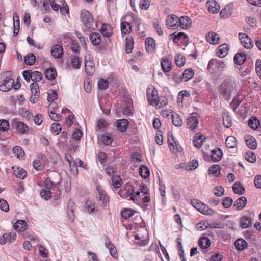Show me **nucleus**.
<instances>
[{"label":"nucleus","instance_id":"1","mask_svg":"<svg viewBox=\"0 0 261 261\" xmlns=\"http://www.w3.org/2000/svg\"><path fill=\"white\" fill-rule=\"evenodd\" d=\"M236 91V83L230 79H225L219 88V92L225 100H229Z\"/></svg>","mask_w":261,"mask_h":261},{"label":"nucleus","instance_id":"2","mask_svg":"<svg viewBox=\"0 0 261 261\" xmlns=\"http://www.w3.org/2000/svg\"><path fill=\"white\" fill-rule=\"evenodd\" d=\"M80 17L82 23L85 27L88 29L93 28L94 20L89 11L85 9L82 10Z\"/></svg>","mask_w":261,"mask_h":261},{"label":"nucleus","instance_id":"3","mask_svg":"<svg viewBox=\"0 0 261 261\" xmlns=\"http://www.w3.org/2000/svg\"><path fill=\"white\" fill-rule=\"evenodd\" d=\"M191 204L200 213L207 215H212L214 211L202 202L197 200H191Z\"/></svg>","mask_w":261,"mask_h":261},{"label":"nucleus","instance_id":"4","mask_svg":"<svg viewBox=\"0 0 261 261\" xmlns=\"http://www.w3.org/2000/svg\"><path fill=\"white\" fill-rule=\"evenodd\" d=\"M225 67V64L222 61L212 59L210 60L207 69L208 70L215 69L219 71H222Z\"/></svg>","mask_w":261,"mask_h":261},{"label":"nucleus","instance_id":"5","mask_svg":"<svg viewBox=\"0 0 261 261\" xmlns=\"http://www.w3.org/2000/svg\"><path fill=\"white\" fill-rule=\"evenodd\" d=\"M12 125L16 128L18 134H23L28 132L29 127L27 125L17 119H14L12 121Z\"/></svg>","mask_w":261,"mask_h":261},{"label":"nucleus","instance_id":"6","mask_svg":"<svg viewBox=\"0 0 261 261\" xmlns=\"http://www.w3.org/2000/svg\"><path fill=\"white\" fill-rule=\"evenodd\" d=\"M239 37L241 44L246 48L251 49L253 46V43L251 38L246 34L240 33Z\"/></svg>","mask_w":261,"mask_h":261},{"label":"nucleus","instance_id":"7","mask_svg":"<svg viewBox=\"0 0 261 261\" xmlns=\"http://www.w3.org/2000/svg\"><path fill=\"white\" fill-rule=\"evenodd\" d=\"M179 18L175 15L171 14L168 16L166 19V24L169 29H174L179 26Z\"/></svg>","mask_w":261,"mask_h":261},{"label":"nucleus","instance_id":"8","mask_svg":"<svg viewBox=\"0 0 261 261\" xmlns=\"http://www.w3.org/2000/svg\"><path fill=\"white\" fill-rule=\"evenodd\" d=\"M14 80L10 77H6L3 80V84L0 85V90L7 92L10 90L14 85Z\"/></svg>","mask_w":261,"mask_h":261},{"label":"nucleus","instance_id":"9","mask_svg":"<svg viewBox=\"0 0 261 261\" xmlns=\"http://www.w3.org/2000/svg\"><path fill=\"white\" fill-rule=\"evenodd\" d=\"M147 96L149 103L153 105L155 99L158 97L156 89L154 87L148 88L147 90Z\"/></svg>","mask_w":261,"mask_h":261},{"label":"nucleus","instance_id":"10","mask_svg":"<svg viewBox=\"0 0 261 261\" xmlns=\"http://www.w3.org/2000/svg\"><path fill=\"white\" fill-rule=\"evenodd\" d=\"M206 39L210 44H217L219 42L220 37L216 33L212 31L206 34Z\"/></svg>","mask_w":261,"mask_h":261},{"label":"nucleus","instance_id":"11","mask_svg":"<svg viewBox=\"0 0 261 261\" xmlns=\"http://www.w3.org/2000/svg\"><path fill=\"white\" fill-rule=\"evenodd\" d=\"M52 56L57 59H60L62 57L63 55V47L59 45H54L51 49Z\"/></svg>","mask_w":261,"mask_h":261},{"label":"nucleus","instance_id":"12","mask_svg":"<svg viewBox=\"0 0 261 261\" xmlns=\"http://www.w3.org/2000/svg\"><path fill=\"white\" fill-rule=\"evenodd\" d=\"M247 202V198L244 196H242L234 201L233 207L236 210H242L246 206Z\"/></svg>","mask_w":261,"mask_h":261},{"label":"nucleus","instance_id":"13","mask_svg":"<svg viewBox=\"0 0 261 261\" xmlns=\"http://www.w3.org/2000/svg\"><path fill=\"white\" fill-rule=\"evenodd\" d=\"M205 139V137L203 135L198 133L194 137L193 142L195 147L200 148L202 146Z\"/></svg>","mask_w":261,"mask_h":261},{"label":"nucleus","instance_id":"14","mask_svg":"<svg viewBox=\"0 0 261 261\" xmlns=\"http://www.w3.org/2000/svg\"><path fill=\"white\" fill-rule=\"evenodd\" d=\"M105 241V246L109 249L110 254L114 258L116 257L117 254L115 246L111 243L108 237H106Z\"/></svg>","mask_w":261,"mask_h":261},{"label":"nucleus","instance_id":"15","mask_svg":"<svg viewBox=\"0 0 261 261\" xmlns=\"http://www.w3.org/2000/svg\"><path fill=\"white\" fill-rule=\"evenodd\" d=\"M105 241V246L109 249L110 254L114 258L116 257L117 254L115 246L111 243L108 237H106Z\"/></svg>","mask_w":261,"mask_h":261},{"label":"nucleus","instance_id":"16","mask_svg":"<svg viewBox=\"0 0 261 261\" xmlns=\"http://www.w3.org/2000/svg\"><path fill=\"white\" fill-rule=\"evenodd\" d=\"M206 7L208 10L212 13H217L220 9L219 4L214 0L208 1L206 3Z\"/></svg>","mask_w":261,"mask_h":261},{"label":"nucleus","instance_id":"17","mask_svg":"<svg viewBox=\"0 0 261 261\" xmlns=\"http://www.w3.org/2000/svg\"><path fill=\"white\" fill-rule=\"evenodd\" d=\"M252 222L250 217L244 216L240 219V224L242 228H249L252 226Z\"/></svg>","mask_w":261,"mask_h":261},{"label":"nucleus","instance_id":"18","mask_svg":"<svg viewBox=\"0 0 261 261\" xmlns=\"http://www.w3.org/2000/svg\"><path fill=\"white\" fill-rule=\"evenodd\" d=\"M146 49L148 53H152L155 48L154 40L151 37L147 38L145 40Z\"/></svg>","mask_w":261,"mask_h":261},{"label":"nucleus","instance_id":"19","mask_svg":"<svg viewBox=\"0 0 261 261\" xmlns=\"http://www.w3.org/2000/svg\"><path fill=\"white\" fill-rule=\"evenodd\" d=\"M94 63L91 61H90V60L87 59V57H85V71L88 75H91L94 73Z\"/></svg>","mask_w":261,"mask_h":261},{"label":"nucleus","instance_id":"20","mask_svg":"<svg viewBox=\"0 0 261 261\" xmlns=\"http://www.w3.org/2000/svg\"><path fill=\"white\" fill-rule=\"evenodd\" d=\"M168 142L171 151L174 152L177 150L178 152L181 151L182 148L180 147L178 148L172 135H168Z\"/></svg>","mask_w":261,"mask_h":261},{"label":"nucleus","instance_id":"21","mask_svg":"<svg viewBox=\"0 0 261 261\" xmlns=\"http://www.w3.org/2000/svg\"><path fill=\"white\" fill-rule=\"evenodd\" d=\"M222 151L219 148H215L211 152V157L214 162H218L220 161L222 159Z\"/></svg>","mask_w":261,"mask_h":261},{"label":"nucleus","instance_id":"22","mask_svg":"<svg viewBox=\"0 0 261 261\" xmlns=\"http://www.w3.org/2000/svg\"><path fill=\"white\" fill-rule=\"evenodd\" d=\"M246 145L251 149H255L257 147V143L255 139L251 136H247L245 137Z\"/></svg>","mask_w":261,"mask_h":261},{"label":"nucleus","instance_id":"23","mask_svg":"<svg viewBox=\"0 0 261 261\" xmlns=\"http://www.w3.org/2000/svg\"><path fill=\"white\" fill-rule=\"evenodd\" d=\"M112 28L108 24H103L100 28V32L104 37H109L112 34Z\"/></svg>","mask_w":261,"mask_h":261},{"label":"nucleus","instance_id":"24","mask_svg":"<svg viewBox=\"0 0 261 261\" xmlns=\"http://www.w3.org/2000/svg\"><path fill=\"white\" fill-rule=\"evenodd\" d=\"M234 245L237 250L242 251L247 248L248 243L244 239L240 238L235 241Z\"/></svg>","mask_w":261,"mask_h":261},{"label":"nucleus","instance_id":"25","mask_svg":"<svg viewBox=\"0 0 261 261\" xmlns=\"http://www.w3.org/2000/svg\"><path fill=\"white\" fill-rule=\"evenodd\" d=\"M187 124L189 128L193 130L197 128L198 120L195 116H192L187 119Z\"/></svg>","mask_w":261,"mask_h":261},{"label":"nucleus","instance_id":"26","mask_svg":"<svg viewBox=\"0 0 261 261\" xmlns=\"http://www.w3.org/2000/svg\"><path fill=\"white\" fill-rule=\"evenodd\" d=\"M179 26L182 28H188L191 27V21L189 17L186 16H183L180 18H179Z\"/></svg>","mask_w":261,"mask_h":261},{"label":"nucleus","instance_id":"27","mask_svg":"<svg viewBox=\"0 0 261 261\" xmlns=\"http://www.w3.org/2000/svg\"><path fill=\"white\" fill-rule=\"evenodd\" d=\"M161 64L162 69L165 72H168L172 69L171 62L168 59H163Z\"/></svg>","mask_w":261,"mask_h":261},{"label":"nucleus","instance_id":"28","mask_svg":"<svg viewBox=\"0 0 261 261\" xmlns=\"http://www.w3.org/2000/svg\"><path fill=\"white\" fill-rule=\"evenodd\" d=\"M128 120L125 119L119 120L116 122L117 128L121 132L125 130L128 127Z\"/></svg>","mask_w":261,"mask_h":261},{"label":"nucleus","instance_id":"29","mask_svg":"<svg viewBox=\"0 0 261 261\" xmlns=\"http://www.w3.org/2000/svg\"><path fill=\"white\" fill-rule=\"evenodd\" d=\"M89 38L91 43L94 45H98L101 42V36L98 33H91Z\"/></svg>","mask_w":261,"mask_h":261},{"label":"nucleus","instance_id":"30","mask_svg":"<svg viewBox=\"0 0 261 261\" xmlns=\"http://www.w3.org/2000/svg\"><path fill=\"white\" fill-rule=\"evenodd\" d=\"M229 48L226 44H223L218 47V51L217 53V56L220 58L224 57L228 53Z\"/></svg>","mask_w":261,"mask_h":261},{"label":"nucleus","instance_id":"31","mask_svg":"<svg viewBox=\"0 0 261 261\" xmlns=\"http://www.w3.org/2000/svg\"><path fill=\"white\" fill-rule=\"evenodd\" d=\"M246 57L245 54L243 53H239L235 55L234 57V61L237 65H241L245 61Z\"/></svg>","mask_w":261,"mask_h":261},{"label":"nucleus","instance_id":"32","mask_svg":"<svg viewBox=\"0 0 261 261\" xmlns=\"http://www.w3.org/2000/svg\"><path fill=\"white\" fill-rule=\"evenodd\" d=\"M232 190L235 194L239 195H242L245 192V188L240 182H236L233 184Z\"/></svg>","mask_w":261,"mask_h":261},{"label":"nucleus","instance_id":"33","mask_svg":"<svg viewBox=\"0 0 261 261\" xmlns=\"http://www.w3.org/2000/svg\"><path fill=\"white\" fill-rule=\"evenodd\" d=\"M44 75L47 79L52 80L57 76V72L55 68H49L45 70Z\"/></svg>","mask_w":261,"mask_h":261},{"label":"nucleus","instance_id":"34","mask_svg":"<svg viewBox=\"0 0 261 261\" xmlns=\"http://www.w3.org/2000/svg\"><path fill=\"white\" fill-rule=\"evenodd\" d=\"M225 143L226 146L229 148H234L237 145V140L232 136H230L226 138Z\"/></svg>","mask_w":261,"mask_h":261},{"label":"nucleus","instance_id":"35","mask_svg":"<svg viewBox=\"0 0 261 261\" xmlns=\"http://www.w3.org/2000/svg\"><path fill=\"white\" fill-rule=\"evenodd\" d=\"M27 223L23 220H18L14 225V229L19 231H24L26 229Z\"/></svg>","mask_w":261,"mask_h":261},{"label":"nucleus","instance_id":"36","mask_svg":"<svg viewBox=\"0 0 261 261\" xmlns=\"http://www.w3.org/2000/svg\"><path fill=\"white\" fill-rule=\"evenodd\" d=\"M167 99L165 97H158L155 99L153 105L155 106L157 108H161L165 107L167 105Z\"/></svg>","mask_w":261,"mask_h":261},{"label":"nucleus","instance_id":"37","mask_svg":"<svg viewBox=\"0 0 261 261\" xmlns=\"http://www.w3.org/2000/svg\"><path fill=\"white\" fill-rule=\"evenodd\" d=\"M170 36L173 37V41L175 43H177L182 37L185 40L188 39V35L182 32H179L177 34H176V32L170 34Z\"/></svg>","mask_w":261,"mask_h":261},{"label":"nucleus","instance_id":"38","mask_svg":"<svg viewBox=\"0 0 261 261\" xmlns=\"http://www.w3.org/2000/svg\"><path fill=\"white\" fill-rule=\"evenodd\" d=\"M198 245L199 247L202 249H206L210 247L211 245V242L208 238L202 237L200 238L199 240Z\"/></svg>","mask_w":261,"mask_h":261},{"label":"nucleus","instance_id":"39","mask_svg":"<svg viewBox=\"0 0 261 261\" xmlns=\"http://www.w3.org/2000/svg\"><path fill=\"white\" fill-rule=\"evenodd\" d=\"M194 70L191 68H189L185 70L183 73L182 79L185 81H187L192 78L194 76Z\"/></svg>","mask_w":261,"mask_h":261},{"label":"nucleus","instance_id":"40","mask_svg":"<svg viewBox=\"0 0 261 261\" xmlns=\"http://www.w3.org/2000/svg\"><path fill=\"white\" fill-rule=\"evenodd\" d=\"M36 61V57L32 53L28 54L24 58L25 63L29 65H33Z\"/></svg>","mask_w":261,"mask_h":261},{"label":"nucleus","instance_id":"41","mask_svg":"<svg viewBox=\"0 0 261 261\" xmlns=\"http://www.w3.org/2000/svg\"><path fill=\"white\" fill-rule=\"evenodd\" d=\"M139 173L141 177L144 178H147L150 175V171L147 166L142 165L139 168Z\"/></svg>","mask_w":261,"mask_h":261},{"label":"nucleus","instance_id":"42","mask_svg":"<svg viewBox=\"0 0 261 261\" xmlns=\"http://www.w3.org/2000/svg\"><path fill=\"white\" fill-rule=\"evenodd\" d=\"M121 30L122 33L123 34H129L132 30V27L130 24L128 22L126 21L121 22Z\"/></svg>","mask_w":261,"mask_h":261},{"label":"nucleus","instance_id":"43","mask_svg":"<svg viewBox=\"0 0 261 261\" xmlns=\"http://www.w3.org/2000/svg\"><path fill=\"white\" fill-rule=\"evenodd\" d=\"M113 140L112 136L109 133H105L101 136V141L106 145H111Z\"/></svg>","mask_w":261,"mask_h":261},{"label":"nucleus","instance_id":"44","mask_svg":"<svg viewBox=\"0 0 261 261\" xmlns=\"http://www.w3.org/2000/svg\"><path fill=\"white\" fill-rule=\"evenodd\" d=\"M14 173L17 178L20 179H24L27 175L26 171L19 167L17 168V169L14 170Z\"/></svg>","mask_w":261,"mask_h":261},{"label":"nucleus","instance_id":"45","mask_svg":"<svg viewBox=\"0 0 261 261\" xmlns=\"http://www.w3.org/2000/svg\"><path fill=\"white\" fill-rule=\"evenodd\" d=\"M259 125V121L255 117H252L248 121V126L253 130H256Z\"/></svg>","mask_w":261,"mask_h":261},{"label":"nucleus","instance_id":"46","mask_svg":"<svg viewBox=\"0 0 261 261\" xmlns=\"http://www.w3.org/2000/svg\"><path fill=\"white\" fill-rule=\"evenodd\" d=\"M112 185L115 188H118L121 186V179L119 176L114 175L111 177Z\"/></svg>","mask_w":261,"mask_h":261},{"label":"nucleus","instance_id":"47","mask_svg":"<svg viewBox=\"0 0 261 261\" xmlns=\"http://www.w3.org/2000/svg\"><path fill=\"white\" fill-rule=\"evenodd\" d=\"M134 47V41L133 38H126L125 39V50L127 53L132 52Z\"/></svg>","mask_w":261,"mask_h":261},{"label":"nucleus","instance_id":"48","mask_svg":"<svg viewBox=\"0 0 261 261\" xmlns=\"http://www.w3.org/2000/svg\"><path fill=\"white\" fill-rule=\"evenodd\" d=\"M96 188L98 191L99 194L98 200L102 201L103 203H107L109 201V198L108 197L106 192L101 190H100V188H98V187Z\"/></svg>","mask_w":261,"mask_h":261},{"label":"nucleus","instance_id":"49","mask_svg":"<svg viewBox=\"0 0 261 261\" xmlns=\"http://www.w3.org/2000/svg\"><path fill=\"white\" fill-rule=\"evenodd\" d=\"M175 62L177 66L182 67L185 64L186 59L183 56H182L180 54H179L175 56Z\"/></svg>","mask_w":261,"mask_h":261},{"label":"nucleus","instance_id":"50","mask_svg":"<svg viewBox=\"0 0 261 261\" xmlns=\"http://www.w3.org/2000/svg\"><path fill=\"white\" fill-rule=\"evenodd\" d=\"M231 14L230 8L229 7H226L222 9L220 13V15L221 18H226L231 16Z\"/></svg>","mask_w":261,"mask_h":261},{"label":"nucleus","instance_id":"51","mask_svg":"<svg viewBox=\"0 0 261 261\" xmlns=\"http://www.w3.org/2000/svg\"><path fill=\"white\" fill-rule=\"evenodd\" d=\"M220 166L218 165H212L209 168V173L217 176L220 173Z\"/></svg>","mask_w":261,"mask_h":261},{"label":"nucleus","instance_id":"52","mask_svg":"<svg viewBox=\"0 0 261 261\" xmlns=\"http://www.w3.org/2000/svg\"><path fill=\"white\" fill-rule=\"evenodd\" d=\"M13 152L18 158H22L24 156L25 153L23 149L19 146H16L13 147Z\"/></svg>","mask_w":261,"mask_h":261},{"label":"nucleus","instance_id":"53","mask_svg":"<svg viewBox=\"0 0 261 261\" xmlns=\"http://www.w3.org/2000/svg\"><path fill=\"white\" fill-rule=\"evenodd\" d=\"M31 73L32 75V81L34 82V83H37L42 79V74L40 72L38 71H32L31 70Z\"/></svg>","mask_w":261,"mask_h":261},{"label":"nucleus","instance_id":"54","mask_svg":"<svg viewBox=\"0 0 261 261\" xmlns=\"http://www.w3.org/2000/svg\"><path fill=\"white\" fill-rule=\"evenodd\" d=\"M10 125L8 120L5 119L0 120V130L5 132L9 129Z\"/></svg>","mask_w":261,"mask_h":261},{"label":"nucleus","instance_id":"55","mask_svg":"<svg viewBox=\"0 0 261 261\" xmlns=\"http://www.w3.org/2000/svg\"><path fill=\"white\" fill-rule=\"evenodd\" d=\"M172 116L173 125L176 127L181 126L182 125V120L179 116L177 114L172 115Z\"/></svg>","mask_w":261,"mask_h":261},{"label":"nucleus","instance_id":"56","mask_svg":"<svg viewBox=\"0 0 261 261\" xmlns=\"http://www.w3.org/2000/svg\"><path fill=\"white\" fill-rule=\"evenodd\" d=\"M47 100L48 101H53L57 99L58 94L57 92L54 90H50L47 92Z\"/></svg>","mask_w":261,"mask_h":261},{"label":"nucleus","instance_id":"57","mask_svg":"<svg viewBox=\"0 0 261 261\" xmlns=\"http://www.w3.org/2000/svg\"><path fill=\"white\" fill-rule=\"evenodd\" d=\"M30 89L34 96H38L39 92V85L37 83H33L30 85Z\"/></svg>","mask_w":261,"mask_h":261},{"label":"nucleus","instance_id":"58","mask_svg":"<svg viewBox=\"0 0 261 261\" xmlns=\"http://www.w3.org/2000/svg\"><path fill=\"white\" fill-rule=\"evenodd\" d=\"M233 199L229 197L224 198L222 201V205L225 208H229L232 204Z\"/></svg>","mask_w":261,"mask_h":261},{"label":"nucleus","instance_id":"59","mask_svg":"<svg viewBox=\"0 0 261 261\" xmlns=\"http://www.w3.org/2000/svg\"><path fill=\"white\" fill-rule=\"evenodd\" d=\"M51 131L53 133L57 135L60 133L62 130V126L60 124L58 123H54L51 124Z\"/></svg>","mask_w":261,"mask_h":261},{"label":"nucleus","instance_id":"60","mask_svg":"<svg viewBox=\"0 0 261 261\" xmlns=\"http://www.w3.org/2000/svg\"><path fill=\"white\" fill-rule=\"evenodd\" d=\"M98 88L101 90H106L108 88L109 82L107 80L101 79L98 82Z\"/></svg>","mask_w":261,"mask_h":261},{"label":"nucleus","instance_id":"61","mask_svg":"<svg viewBox=\"0 0 261 261\" xmlns=\"http://www.w3.org/2000/svg\"><path fill=\"white\" fill-rule=\"evenodd\" d=\"M80 61L79 57L74 56L71 59V64L74 69H79L81 66Z\"/></svg>","mask_w":261,"mask_h":261},{"label":"nucleus","instance_id":"62","mask_svg":"<svg viewBox=\"0 0 261 261\" xmlns=\"http://www.w3.org/2000/svg\"><path fill=\"white\" fill-rule=\"evenodd\" d=\"M214 194L218 197L222 196L224 193V190L221 186L216 187L213 189Z\"/></svg>","mask_w":261,"mask_h":261},{"label":"nucleus","instance_id":"63","mask_svg":"<svg viewBox=\"0 0 261 261\" xmlns=\"http://www.w3.org/2000/svg\"><path fill=\"white\" fill-rule=\"evenodd\" d=\"M246 159L250 163H254L256 161V156L251 151L246 152L245 154Z\"/></svg>","mask_w":261,"mask_h":261},{"label":"nucleus","instance_id":"64","mask_svg":"<svg viewBox=\"0 0 261 261\" xmlns=\"http://www.w3.org/2000/svg\"><path fill=\"white\" fill-rule=\"evenodd\" d=\"M133 215L134 213L130 209H126L121 212V216L125 219L129 218Z\"/></svg>","mask_w":261,"mask_h":261}]
</instances>
